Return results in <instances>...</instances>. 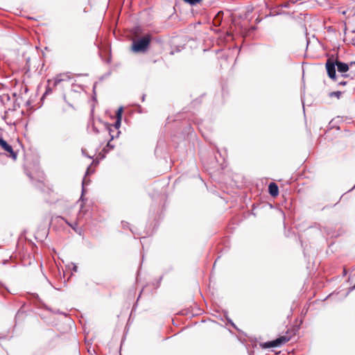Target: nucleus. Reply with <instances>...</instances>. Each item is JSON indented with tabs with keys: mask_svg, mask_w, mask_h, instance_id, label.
Returning a JSON list of instances; mask_svg holds the SVG:
<instances>
[{
	"mask_svg": "<svg viewBox=\"0 0 355 355\" xmlns=\"http://www.w3.org/2000/svg\"><path fill=\"white\" fill-rule=\"evenodd\" d=\"M184 1L191 5H195L196 3H200L202 0H184Z\"/></svg>",
	"mask_w": 355,
	"mask_h": 355,
	"instance_id": "9b49d317",
	"label": "nucleus"
},
{
	"mask_svg": "<svg viewBox=\"0 0 355 355\" xmlns=\"http://www.w3.org/2000/svg\"><path fill=\"white\" fill-rule=\"evenodd\" d=\"M336 62H334L331 59L327 60L326 62L327 71L329 77L334 80H336Z\"/></svg>",
	"mask_w": 355,
	"mask_h": 355,
	"instance_id": "423d86ee",
	"label": "nucleus"
},
{
	"mask_svg": "<svg viewBox=\"0 0 355 355\" xmlns=\"http://www.w3.org/2000/svg\"><path fill=\"white\" fill-rule=\"evenodd\" d=\"M71 79V76L68 73H60L54 77L52 80H49V84H52L53 87L58 85L62 82L68 81Z\"/></svg>",
	"mask_w": 355,
	"mask_h": 355,
	"instance_id": "39448f33",
	"label": "nucleus"
},
{
	"mask_svg": "<svg viewBox=\"0 0 355 355\" xmlns=\"http://www.w3.org/2000/svg\"><path fill=\"white\" fill-rule=\"evenodd\" d=\"M123 107H120L116 112V119H121L122 118Z\"/></svg>",
	"mask_w": 355,
	"mask_h": 355,
	"instance_id": "9d476101",
	"label": "nucleus"
},
{
	"mask_svg": "<svg viewBox=\"0 0 355 355\" xmlns=\"http://www.w3.org/2000/svg\"><path fill=\"white\" fill-rule=\"evenodd\" d=\"M0 146L7 153H9V156L13 159H16L17 155L13 150L12 146L9 145L3 139L0 138Z\"/></svg>",
	"mask_w": 355,
	"mask_h": 355,
	"instance_id": "0eeeda50",
	"label": "nucleus"
},
{
	"mask_svg": "<svg viewBox=\"0 0 355 355\" xmlns=\"http://www.w3.org/2000/svg\"><path fill=\"white\" fill-rule=\"evenodd\" d=\"M62 220H64L70 227H71L75 231H76V227L78 225L77 223H74L73 224H70L68 223V221L63 218H61Z\"/></svg>",
	"mask_w": 355,
	"mask_h": 355,
	"instance_id": "f8f14e48",
	"label": "nucleus"
},
{
	"mask_svg": "<svg viewBox=\"0 0 355 355\" xmlns=\"http://www.w3.org/2000/svg\"><path fill=\"white\" fill-rule=\"evenodd\" d=\"M121 119H116V122L113 125H109L107 126V131L109 132L110 136L111 137V140L114 138L117 137L120 133L119 130L121 126Z\"/></svg>",
	"mask_w": 355,
	"mask_h": 355,
	"instance_id": "20e7f679",
	"label": "nucleus"
},
{
	"mask_svg": "<svg viewBox=\"0 0 355 355\" xmlns=\"http://www.w3.org/2000/svg\"><path fill=\"white\" fill-rule=\"evenodd\" d=\"M336 64L338 71L343 73V76L344 78H349L352 80L355 78V70L352 69V67L355 66V61L347 64L336 60Z\"/></svg>",
	"mask_w": 355,
	"mask_h": 355,
	"instance_id": "f257e3e1",
	"label": "nucleus"
},
{
	"mask_svg": "<svg viewBox=\"0 0 355 355\" xmlns=\"http://www.w3.org/2000/svg\"><path fill=\"white\" fill-rule=\"evenodd\" d=\"M342 94L341 92H333L330 93V96H336V98H339Z\"/></svg>",
	"mask_w": 355,
	"mask_h": 355,
	"instance_id": "1a4fd4ad",
	"label": "nucleus"
},
{
	"mask_svg": "<svg viewBox=\"0 0 355 355\" xmlns=\"http://www.w3.org/2000/svg\"><path fill=\"white\" fill-rule=\"evenodd\" d=\"M351 290H354L355 291V285L352 288Z\"/></svg>",
	"mask_w": 355,
	"mask_h": 355,
	"instance_id": "f3484780",
	"label": "nucleus"
},
{
	"mask_svg": "<svg viewBox=\"0 0 355 355\" xmlns=\"http://www.w3.org/2000/svg\"><path fill=\"white\" fill-rule=\"evenodd\" d=\"M355 66L352 67V69L355 70Z\"/></svg>",
	"mask_w": 355,
	"mask_h": 355,
	"instance_id": "a211bd4d",
	"label": "nucleus"
},
{
	"mask_svg": "<svg viewBox=\"0 0 355 355\" xmlns=\"http://www.w3.org/2000/svg\"><path fill=\"white\" fill-rule=\"evenodd\" d=\"M296 1H297V0H292L291 1L292 3H295Z\"/></svg>",
	"mask_w": 355,
	"mask_h": 355,
	"instance_id": "dca6fc26",
	"label": "nucleus"
},
{
	"mask_svg": "<svg viewBox=\"0 0 355 355\" xmlns=\"http://www.w3.org/2000/svg\"><path fill=\"white\" fill-rule=\"evenodd\" d=\"M338 84L345 85H346V82H339Z\"/></svg>",
	"mask_w": 355,
	"mask_h": 355,
	"instance_id": "4468645a",
	"label": "nucleus"
},
{
	"mask_svg": "<svg viewBox=\"0 0 355 355\" xmlns=\"http://www.w3.org/2000/svg\"><path fill=\"white\" fill-rule=\"evenodd\" d=\"M85 179H84V180H83V191H82V195L83 194L84 191H85V189H84V186H85Z\"/></svg>",
	"mask_w": 355,
	"mask_h": 355,
	"instance_id": "ddd939ff",
	"label": "nucleus"
},
{
	"mask_svg": "<svg viewBox=\"0 0 355 355\" xmlns=\"http://www.w3.org/2000/svg\"><path fill=\"white\" fill-rule=\"evenodd\" d=\"M269 193L272 197H276L279 194V189L277 185L275 182L270 183L268 186Z\"/></svg>",
	"mask_w": 355,
	"mask_h": 355,
	"instance_id": "6e6552de",
	"label": "nucleus"
},
{
	"mask_svg": "<svg viewBox=\"0 0 355 355\" xmlns=\"http://www.w3.org/2000/svg\"><path fill=\"white\" fill-rule=\"evenodd\" d=\"M290 340L289 338L282 336L279 338L269 342L264 343L262 346L265 348L275 347L281 346L283 344H285Z\"/></svg>",
	"mask_w": 355,
	"mask_h": 355,
	"instance_id": "7ed1b4c3",
	"label": "nucleus"
},
{
	"mask_svg": "<svg viewBox=\"0 0 355 355\" xmlns=\"http://www.w3.org/2000/svg\"><path fill=\"white\" fill-rule=\"evenodd\" d=\"M107 146H109V147L110 146L111 148H113V146H112L110 145V142H108V144H107Z\"/></svg>",
	"mask_w": 355,
	"mask_h": 355,
	"instance_id": "2eb2a0df",
	"label": "nucleus"
},
{
	"mask_svg": "<svg viewBox=\"0 0 355 355\" xmlns=\"http://www.w3.org/2000/svg\"><path fill=\"white\" fill-rule=\"evenodd\" d=\"M150 37L149 35H145L142 38L134 41L132 46V51L135 53L145 52L150 44Z\"/></svg>",
	"mask_w": 355,
	"mask_h": 355,
	"instance_id": "f03ea898",
	"label": "nucleus"
}]
</instances>
